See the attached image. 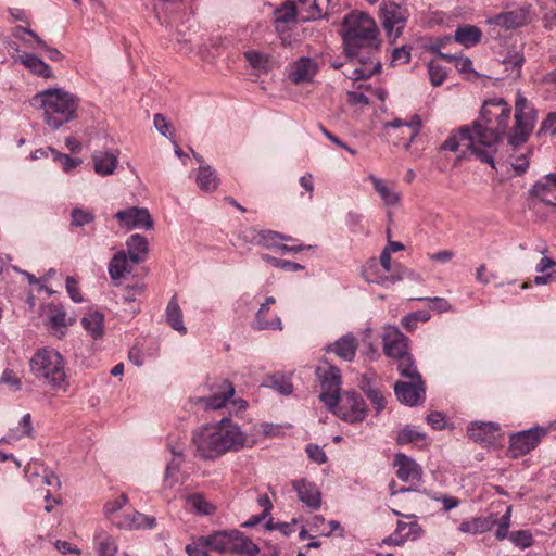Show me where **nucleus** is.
I'll return each instance as SVG.
<instances>
[{
    "label": "nucleus",
    "instance_id": "c03bdc74",
    "mask_svg": "<svg viewBox=\"0 0 556 556\" xmlns=\"http://www.w3.org/2000/svg\"><path fill=\"white\" fill-rule=\"evenodd\" d=\"M430 313L425 309L413 312L402 318V326L406 330L413 331L416 328L418 321L426 323L430 319Z\"/></svg>",
    "mask_w": 556,
    "mask_h": 556
},
{
    "label": "nucleus",
    "instance_id": "864d4df0",
    "mask_svg": "<svg viewBox=\"0 0 556 556\" xmlns=\"http://www.w3.org/2000/svg\"><path fill=\"white\" fill-rule=\"evenodd\" d=\"M24 35H28L37 43V47H46V41H43L35 31H33L29 28H25L22 26H16L13 30V36L22 41H24L26 45L30 46L29 41L24 38Z\"/></svg>",
    "mask_w": 556,
    "mask_h": 556
},
{
    "label": "nucleus",
    "instance_id": "774afa93",
    "mask_svg": "<svg viewBox=\"0 0 556 556\" xmlns=\"http://www.w3.org/2000/svg\"><path fill=\"white\" fill-rule=\"evenodd\" d=\"M66 290H67L68 295L71 296V299L74 302H76V303L83 302V298H81V295L79 293V290H78V287H77V282L71 276H68L66 278Z\"/></svg>",
    "mask_w": 556,
    "mask_h": 556
},
{
    "label": "nucleus",
    "instance_id": "f8f14e48",
    "mask_svg": "<svg viewBox=\"0 0 556 556\" xmlns=\"http://www.w3.org/2000/svg\"><path fill=\"white\" fill-rule=\"evenodd\" d=\"M339 418L350 424L361 422L365 419L367 409L363 397L354 391L344 393L342 403L331 409Z\"/></svg>",
    "mask_w": 556,
    "mask_h": 556
},
{
    "label": "nucleus",
    "instance_id": "423d86ee",
    "mask_svg": "<svg viewBox=\"0 0 556 556\" xmlns=\"http://www.w3.org/2000/svg\"><path fill=\"white\" fill-rule=\"evenodd\" d=\"M206 536L210 549L219 554L256 556L260 553L258 546L237 529L216 531Z\"/></svg>",
    "mask_w": 556,
    "mask_h": 556
},
{
    "label": "nucleus",
    "instance_id": "72a5a7b5",
    "mask_svg": "<svg viewBox=\"0 0 556 556\" xmlns=\"http://www.w3.org/2000/svg\"><path fill=\"white\" fill-rule=\"evenodd\" d=\"M276 299L274 296L266 298L265 302L261 304L260 309L255 315L254 328L258 330L266 329H282L281 320L279 317H275L273 320H267L263 318V312H267L269 309V305L274 304Z\"/></svg>",
    "mask_w": 556,
    "mask_h": 556
},
{
    "label": "nucleus",
    "instance_id": "20e7f679",
    "mask_svg": "<svg viewBox=\"0 0 556 556\" xmlns=\"http://www.w3.org/2000/svg\"><path fill=\"white\" fill-rule=\"evenodd\" d=\"M30 103L43 111L47 126L58 130L77 117L79 99L64 89L49 88L36 93Z\"/></svg>",
    "mask_w": 556,
    "mask_h": 556
},
{
    "label": "nucleus",
    "instance_id": "5fc2aeb1",
    "mask_svg": "<svg viewBox=\"0 0 556 556\" xmlns=\"http://www.w3.org/2000/svg\"><path fill=\"white\" fill-rule=\"evenodd\" d=\"M410 61V48L408 46H402L400 48H395L392 51L391 55V64H406Z\"/></svg>",
    "mask_w": 556,
    "mask_h": 556
},
{
    "label": "nucleus",
    "instance_id": "79ce46f5",
    "mask_svg": "<svg viewBox=\"0 0 556 556\" xmlns=\"http://www.w3.org/2000/svg\"><path fill=\"white\" fill-rule=\"evenodd\" d=\"M99 556H115L117 545L115 541L106 533H100L96 536Z\"/></svg>",
    "mask_w": 556,
    "mask_h": 556
},
{
    "label": "nucleus",
    "instance_id": "09e8293b",
    "mask_svg": "<svg viewBox=\"0 0 556 556\" xmlns=\"http://www.w3.org/2000/svg\"><path fill=\"white\" fill-rule=\"evenodd\" d=\"M510 541L518 547L525 549L533 545L534 540L528 530L514 531L509 535Z\"/></svg>",
    "mask_w": 556,
    "mask_h": 556
},
{
    "label": "nucleus",
    "instance_id": "69168bd1",
    "mask_svg": "<svg viewBox=\"0 0 556 556\" xmlns=\"http://www.w3.org/2000/svg\"><path fill=\"white\" fill-rule=\"evenodd\" d=\"M153 122H154V126L157 129V131L162 136L168 138L169 135H170L169 134L170 124L167 123L165 116L163 114L157 113V114L154 115Z\"/></svg>",
    "mask_w": 556,
    "mask_h": 556
},
{
    "label": "nucleus",
    "instance_id": "49530a36",
    "mask_svg": "<svg viewBox=\"0 0 556 556\" xmlns=\"http://www.w3.org/2000/svg\"><path fill=\"white\" fill-rule=\"evenodd\" d=\"M262 258H263V261H265L268 264H271L275 267L282 268V269H286V270H289V271H299V270L304 269V266H302L299 263H294V262H291V261L277 258V257H274V256H271L269 254H263Z\"/></svg>",
    "mask_w": 556,
    "mask_h": 556
},
{
    "label": "nucleus",
    "instance_id": "bb28decb",
    "mask_svg": "<svg viewBox=\"0 0 556 556\" xmlns=\"http://www.w3.org/2000/svg\"><path fill=\"white\" fill-rule=\"evenodd\" d=\"M126 247L127 255L130 256L132 264H139L144 261L149 248L148 241L143 236L139 233L131 235L126 241Z\"/></svg>",
    "mask_w": 556,
    "mask_h": 556
},
{
    "label": "nucleus",
    "instance_id": "58836bf2",
    "mask_svg": "<svg viewBox=\"0 0 556 556\" xmlns=\"http://www.w3.org/2000/svg\"><path fill=\"white\" fill-rule=\"evenodd\" d=\"M264 386L276 390L282 395H290L293 392V386L290 381V378L281 374L268 376L264 382Z\"/></svg>",
    "mask_w": 556,
    "mask_h": 556
},
{
    "label": "nucleus",
    "instance_id": "3c124183",
    "mask_svg": "<svg viewBox=\"0 0 556 556\" xmlns=\"http://www.w3.org/2000/svg\"><path fill=\"white\" fill-rule=\"evenodd\" d=\"M244 56H245L247 61L250 63V65L257 70L265 68L268 63V56L258 51H254V50L247 51L244 53Z\"/></svg>",
    "mask_w": 556,
    "mask_h": 556
},
{
    "label": "nucleus",
    "instance_id": "9b49d317",
    "mask_svg": "<svg viewBox=\"0 0 556 556\" xmlns=\"http://www.w3.org/2000/svg\"><path fill=\"white\" fill-rule=\"evenodd\" d=\"M299 14L294 0H286L274 10L275 31L285 47L292 42L290 25L295 24Z\"/></svg>",
    "mask_w": 556,
    "mask_h": 556
},
{
    "label": "nucleus",
    "instance_id": "4468645a",
    "mask_svg": "<svg viewBox=\"0 0 556 556\" xmlns=\"http://www.w3.org/2000/svg\"><path fill=\"white\" fill-rule=\"evenodd\" d=\"M394 393L402 404L416 406L425 399V383L414 380L397 381Z\"/></svg>",
    "mask_w": 556,
    "mask_h": 556
},
{
    "label": "nucleus",
    "instance_id": "6e6d98bb",
    "mask_svg": "<svg viewBox=\"0 0 556 556\" xmlns=\"http://www.w3.org/2000/svg\"><path fill=\"white\" fill-rule=\"evenodd\" d=\"M417 301H425L431 303V309L437 311L438 313H444L451 311V305L447 300L443 298H418Z\"/></svg>",
    "mask_w": 556,
    "mask_h": 556
},
{
    "label": "nucleus",
    "instance_id": "412c9836",
    "mask_svg": "<svg viewBox=\"0 0 556 556\" xmlns=\"http://www.w3.org/2000/svg\"><path fill=\"white\" fill-rule=\"evenodd\" d=\"M358 349V341L353 333H346L325 348L327 353H333L345 362H352Z\"/></svg>",
    "mask_w": 556,
    "mask_h": 556
},
{
    "label": "nucleus",
    "instance_id": "c756f323",
    "mask_svg": "<svg viewBox=\"0 0 556 556\" xmlns=\"http://www.w3.org/2000/svg\"><path fill=\"white\" fill-rule=\"evenodd\" d=\"M455 41L460 43L466 48H471L478 45L482 38V31L479 27L475 25H464L459 26L455 30L454 35Z\"/></svg>",
    "mask_w": 556,
    "mask_h": 556
},
{
    "label": "nucleus",
    "instance_id": "a878e982",
    "mask_svg": "<svg viewBox=\"0 0 556 556\" xmlns=\"http://www.w3.org/2000/svg\"><path fill=\"white\" fill-rule=\"evenodd\" d=\"M498 429L495 422H472L468 426L467 433L477 443H490L495 439L494 433Z\"/></svg>",
    "mask_w": 556,
    "mask_h": 556
},
{
    "label": "nucleus",
    "instance_id": "ddd939ff",
    "mask_svg": "<svg viewBox=\"0 0 556 556\" xmlns=\"http://www.w3.org/2000/svg\"><path fill=\"white\" fill-rule=\"evenodd\" d=\"M546 433V429L534 427L513 434L509 440V451L513 457H520L530 453Z\"/></svg>",
    "mask_w": 556,
    "mask_h": 556
},
{
    "label": "nucleus",
    "instance_id": "a18cd8bd",
    "mask_svg": "<svg viewBox=\"0 0 556 556\" xmlns=\"http://www.w3.org/2000/svg\"><path fill=\"white\" fill-rule=\"evenodd\" d=\"M208 540L205 535L200 536L192 543L186 545L185 551L189 556H208Z\"/></svg>",
    "mask_w": 556,
    "mask_h": 556
},
{
    "label": "nucleus",
    "instance_id": "de8ad7c7",
    "mask_svg": "<svg viewBox=\"0 0 556 556\" xmlns=\"http://www.w3.org/2000/svg\"><path fill=\"white\" fill-rule=\"evenodd\" d=\"M428 72L430 76V81L433 86H440L443 84L447 76V72L445 68L440 65L437 61H431L428 64Z\"/></svg>",
    "mask_w": 556,
    "mask_h": 556
},
{
    "label": "nucleus",
    "instance_id": "f03ea898",
    "mask_svg": "<svg viewBox=\"0 0 556 556\" xmlns=\"http://www.w3.org/2000/svg\"><path fill=\"white\" fill-rule=\"evenodd\" d=\"M342 38L344 51L351 62H357L352 72L343 74L352 80L367 79L380 72L381 62L377 58L381 41L376 22L364 12H352L343 20Z\"/></svg>",
    "mask_w": 556,
    "mask_h": 556
},
{
    "label": "nucleus",
    "instance_id": "2f4dec72",
    "mask_svg": "<svg viewBox=\"0 0 556 556\" xmlns=\"http://www.w3.org/2000/svg\"><path fill=\"white\" fill-rule=\"evenodd\" d=\"M368 179L372 182L374 189L387 206H395L400 204L401 194L391 190L381 178L370 174Z\"/></svg>",
    "mask_w": 556,
    "mask_h": 556
},
{
    "label": "nucleus",
    "instance_id": "bf43d9fd",
    "mask_svg": "<svg viewBox=\"0 0 556 556\" xmlns=\"http://www.w3.org/2000/svg\"><path fill=\"white\" fill-rule=\"evenodd\" d=\"M50 150L55 154L56 159L60 161V163L65 172H70L80 164L79 159H73L70 155L59 153L53 149H50Z\"/></svg>",
    "mask_w": 556,
    "mask_h": 556
},
{
    "label": "nucleus",
    "instance_id": "4c0bfd02",
    "mask_svg": "<svg viewBox=\"0 0 556 556\" xmlns=\"http://www.w3.org/2000/svg\"><path fill=\"white\" fill-rule=\"evenodd\" d=\"M186 502L191 511L201 516L212 515L216 509L201 493L190 494Z\"/></svg>",
    "mask_w": 556,
    "mask_h": 556
},
{
    "label": "nucleus",
    "instance_id": "f704fd0d",
    "mask_svg": "<svg viewBox=\"0 0 556 556\" xmlns=\"http://www.w3.org/2000/svg\"><path fill=\"white\" fill-rule=\"evenodd\" d=\"M103 314L98 311L87 313L83 319L81 325L84 329L93 338L98 339L103 334Z\"/></svg>",
    "mask_w": 556,
    "mask_h": 556
},
{
    "label": "nucleus",
    "instance_id": "37998d69",
    "mask_svg": "<svg viewBox=\"0 0 556 556\" xmlns=\"http://www.w3.org/2000/svg\"><path fill=\"white\" fill-rule=\"evenodd\" d=\"M425 437L426 435L424 432L417 430L414 427L406 426L401 431H399L395 441L399 445H405L419 440H424Z\"/></svg>",
    "mask_w": 556,
    "mask_h": 556
},
{
    "label": "nucleus",
    "instance_id": "dca6fc26",
    "mask_svg": "<svg viewBox=\"0 0 556 556\" xmlns=\"http://www.w3.org/2000/svg\"><path fill=\"white\" fill-rule=\"evenodd\" d=\"M530 21V7H521L496 14L489 20V23L506 29H514L527 25Z\"/></svg>",
    "mask_w": 556,
    "mask_h": 556
},
{
    "label": "nucleus",
    "instance_id": "2eb2a0df",
    "mask_svg": "<svg viewBox=\"0 0 556 556\" xmlns=\"http://www.w3.org/2000/svg\"><path fill=\"white\" fill-rule=\"evenodd\" d=\"M383 351L393 359L407 355L409 353L407 337L395 327L387 328L383 334Z\"/></svg>",
    "mask_w": 556,
    "mask_h": 556
},
{
    "label": "nucleus",
    "instance_id": "4be33fe9",
    "mask_svg": "<svg viewBox=\"0 0 556 556\" xmlns=\"http://www.w3.org/2000/svg\"><path fill=\"white\" fill-rule=\"evenodd\" d=\"M304 22L327 17L330 0H294Z\"/></svg>",
    "mask_w": 556,
    "mask_h": 556
},
{
    "label": "nucleus",
    "instance_id": "4d7b16f0",
    "mask_svg": "<svg viewBox=\"0 0 556 556\" xmlns=\"http://www.w3.org/2000/svg\"><path fill=\"white\" fill-rule=\"evenodd\" d=\"M128 502V497L126 494H122L115 500L109 501L104 505V514L106 516L113 515L117 513L119 509H122Z\"/></svg>",
    "mask_w": 556,
    "mask_h": 556
},
{
    "label": "nucleus",
    "instance_id": "7ed1b4c3",
    "mask_svg": "<svg viewBox=\"0 0 556 556\" xmlns=\"http://www.w3.org/2000/svg\"><path fill=\"white\" fill-rule=\"evenodd\" d=\"M192 444L202 459H216L229 452H238L248 444V435L230 418L204 425L192 434Z\"/></svg>",
    "mask_w": 556,
    "mask_h": 556
},
{
    "label": "nucleus",
    "instance_id": "6ab92c4d",
    "mask_svg": "<svg viewBox=\"0 0 556 556\" xmlns=\"http://www.w3.org/2000/svg\"><path fill=\"white\" fill-rule=\"evenodd\" d=\"M394 466L397 467L396 475L400 480L413 485L421 481L422 469L412 457L397 453L394 456Z\"/></svg>",
    "mask_w": 556,
    "mask_h": 556
},
{
    "label": "nucleus",
    "instance_id": "f257e3e1",
    "mask_svg": "<svg viewBox=\"0 0 556 556\" xmlns=\"http://www.w3.org/2000/svg\"><path fill=\"white\" fill-rule=\"evenodd\" d=\"M509 121L510 108L506 101L502 98L490 99L484 102L479 118L452 132L441 149L455 152L460 142L466 141L467 149L477 159L494 167L496 144L507 134Z\"/></svg>",
    "mask_w": 556,
    "mask_h": 556
},
{
    "label": "nucleus",
    "instance_id": "680f3d73",
    "mask_svg": "<svg viewBox=\"0 0 556 556\" xmlns=\"http://www.w3.org/2000/svg\"><path fill=\"white\" fill-rule=\"evenodd\" d=\"M21 433L16 434L15 438L20 439L23 437H31L34 429L31 426V416L30 414H25L21 420H20V427Z\"/></svg>",
    "mask_w": 556,
    "mask_h": 556
},
{
    "label": "nucleus",
    "instance_id": "f3484780",
    "mask_svg": "<svg viewBox=\"0 0 556 556\" xmlns=\"http://www.w3.org/2000/svg\"><path fill=\"white\" fill-rule=\"evenodd\" d=\"M114 217L118 219L127 229L143 228L151 229L153 227V219L147 208L129 207L127 210L118 211Z\"/></svg>",
    "mask_w": 556,
    "mask_h": 556
},
{
    "label": "nucleus",
    "instance_id": "052dcab7",
    "mask_svg": "<svg viewBox=\"0 0 556 556\" xmlns=\"http://www.w3.org/2000/svg\"><path fill=\"white\" fill-rule=\"evenodd\" d=\"M306 452H307L308 457L317 464H324L327 462V456H326L325 452L318 445L308 444L306 446Z\"/></svg>",
    "mask_w": 556,
    "mask_h": 556
},
{
    "label": "nucleus",
    "instance_id": "338daca9",
    "mask_svg": "<svg viewBox=\"0 0 556 556\" xmlns=\"http://www.w3.org/2000/svg\"><path fill=\"white\" fill-rule=\"evenodd\" d=\"M426 420L435 430H441L445 427V416L440 412L429 414Z\"/></svg>",
    "mask_w": 556,
    "mask_h": 556
},
{
    "label": "nucleus",
    "instance_id": "ea45409f",
    "mask_svg": "<svg viewBox=\"0 0 556 556\" xmlns=\"http://www.w3.org/2000/svg\"><path fill=\"white\" fill-rule=\"evenodd\" d=\"M286 239L281 233L271 230H261L255 242L266 249L279 248V241Z\"/></svg>",
    "mask_w": 556,
    "mask_h": 556
},
{
    "label": "nucleus",
    "instance_id": "8fccbe9b",
    "mask_svg": "<svg viewBox=\"0 0 556 556\" xmlns=\"http://www.w3.org/2000/svg\"><path fill=\"white\" fill-rule=\"evenodd\" d=\"M377 268V264H374V265H370L368 267H366L363 271V277L368 281V282H371V283H378V285H384L387 282H395L396 279L393 277V276H387V275H383V276H380V277H375V269Z\"/></svg>",
    "mask_w": 556,
    "mask_h": 556
},
{
    "label": "nucleus",
    "instance_id": "0eeeda50",
    "mask_svg": "<svg viewBox=\"0 0 556 556\" xmlns=\"http://www.w3.org/2000/svg\"><path fill=\"white\" fill-rule=\"evenodd\" d=\"M536 122V113L530 105L527 98L520 92L517 93L515 102V125L507 135L508 144L518 148L525 143L533 131Z\"/></svg>",
    "mask_w": 556,
    "mask_h": 556
},
{
    "label": "nucleus",
    "instance_id": "473e14b6",
    "mask_svg": "<svg viewBox=\"0 0 556 556\" xmlns=\"http://www.w3.org/2000/svg\"><path fill=\"white\" fill-rule=\"evenodd\" d=\"M166 321L167 324L180 334L187 333V328L184 325L182 320V312L178 305L177 298L174 295L166 307L165 311Z\"/></svg>",
    "mask_w": 556,
    "mask_h": 556
},
{
    "label": "nucleus",
    "instance_id": "a211bd4d",
    "mask_svg": "<svg viewBox=\"0 0 556 556\" xmlns=\"http://www.w3.org/2000/svg\"><path fill=\"white\" fill-rule=\"evenodd\" d=\"M318 72L316 61L302 56L290 65L288 77L295 85L312 83Z\"/></svg>",
    "mask_w": 556,
    "mask_h": 556
},
{
    "label": "nucleus",
    "instance_id": "1a4fd4ad",
    "mask_svg": "<svg viewBox=\"0 0 556 556\" xmlns=\"http://www.w3.org/2000/svg\"><path fill=\"white\" fill-rule=\"evenodd\" d=\"M316 375L321 386L320 401L329 408L334 409L340 400L341 391V372L339 368L327 365L318 366Z\"/></svg>",
    "mask_w": 556,
    "mask_h": 556
},
{
    "label": "nucleus",
    "instance_id": "a19ab883",
    "mask_svg": "<svg viewBox=\"0 0 556 556\" xmlns=\"http://www.w3.org/2000/svg\"><path fill=\"white\" fill-rule=\"evenodd\" d=\"M396 529L399 530V533H401V535L405 542L408 540L415 541L422 533V528L416 521H410V522L397 521Z\"/></svg>",
    "mask_w": 556,
    "mask_h": 556
},
{
    "label": "nucleus",
    "instance_id": "cd10ccee",
    "mask_svg": "<svg viewBox=\"0 0 556 556\" xmlns=\"http://www.w3.org/2000/svg\"><path fill=\"white\" fill-rule=\"evenodd\" d=\"M130 256L125 251L117 252L109 263V275L111 279L118 280L124 277L125 274L130 273L132 267Z\"/></svg>",
    "mask_w": 556,
    "mask_h": 556
},
{
    "label": "nucleus",
    "instance_id": "6e6552de",
    "mask_svg": "<svg viewBox=\"0 0 556 556\" xmlns=\"http://www.w3.org/2000/svg\"><path fill=\"white\" fill-rule=\"evenodd\" d=\"M205 394L194 399V404L205 410H216L226 406L235 395L233 384L224 378L208 379L204 384Z\"/></svg>",
    "mask_w": 556,
    "mask_h": 556
},
{
    "label": "nucleus",
    "instance_id": "603ef678",
    "mask_svg": "<svg viewBox=\"0 0 556 556\" xmlns=\"http://www.w3.org/2000/svg\"><path fill=\"white\" fill-rule=\"evenodd\" d=\"M93 219H94V215L92 212L84 211L79 207H75L72 211V225H74L76 227H80L86 224H89Z\"/></svg>",
    "mask_w": 556,
    "mask_h": 556
},
{
    "label": "nucleus",
    "instance_id": "b1692460",
    "mask_svg": "<svg viewBox=\"0 0 556 556\" xmlns=\"http://www.w3.org/2000/svg\"><path fill=\"white\" fill-rule=\"evenodd\" d=\"M94 172L101 176L112 175L118 164V152L98 150L92 153Z\"/></svg>",
    "mask_w": 556,
    "mask_h": 556
},
{
    "label": "nucleus",
    "instance_id": "0e129e2a",
    "mask_svg": "<svg viewBox=\"0 0 556 556\" xmlns=\"http://www.w3.org/2000/svg\"><path fill=\"white\" fill-rule=\"evenodd\" d=\"M523 62V56L516 53L513 56H510L507 61H505L504 64L506 68H511V71L515 72V77L518 78L520 77V71Z\"/></svg>",
    "mask_w": 556,
    "mask_h": 556
},
{
    "label": "nucleus",
    "instance_id": "aec40b11",
    "mask_svg": "<svg viewBox=\"0 0 556 556\" xmlns=\"http://www.w3.org/2000/svg\"><path fill=\"white\" fill-rule=\"evenodd\" d=\"M291 484L302 503L312 509H318L320 507L321 494L318 486L314 482L303 478L292 480Z\"/></svg>",
    "mask_w": 556,
    "mask_h": 556
},
{
    "label": "nucleus",
    "instance_id": "c85d7f7f",
    "mask_svg": "<svg viewBox=\"0 0 556 556\" xmlns=\"http://www.w3.org/2000/svg\"><path fill=\"white\" fill-rule=\"evenodd\" d=\"M112 521L116 525V527L123 528V529H139V528L152 529L156 525L155 518L149 517L139 511H135L131 515L124 516L123 518H121L118 520L113 519Z\"/></svg>",
    "mask_w": 556,
    "mask_h": 556
},
{
    "label": "nucleus",
    "instance_id": "e433bc0d",
    "mask_svg": "<svg viewBox=\"0 0 556 556\" xmlns=\"http://www.w3.org/2000/svg\"><path fill=\"white\" fill-rule=\"evenodd\" d=\"M395 361L396 369L403 378H406L407 380L424 382L410 353Z\"/></svg>",
    "mask_w": 556,
    "mask_h": 556
},
{
    "label": "nucleus",
    "instance_id": "13d9d810",
    "mask_svg": "<svg viewBox=\"0 0 556 556\" xmlns=\"http://www.w3.org/2000/svg\"><path fill=\"white\" fill-rule=\"evenodd\" d=\"M366 396L370 401L377 413H380L386 407V399L379 389L368 390V395Z\"/></svg>",
    "mask_w": 556,
    "mask_h": 556
},
{
    "label": "nucleus",
    "instance_id": "7c9ffc66",
    "mask_svg": "<svg viewBox=\"0 0 556 556\" xmlns=\"http://www.w3.org/2000/svg\"><path fill=\"white\" fill-rule=\"evenodd\" d=\"M18 61L38 76L43 78L52 77L51 67L35 54L24 52L18 55Z\"/></svg>",
    "mask_w": 556,
    "mask_h": 556
},
{
    "label": "nucleus",
    "instance_id": "5701e85b",
    "mask_svg": "<svg viewBox=\"0 0 556 556\" xmlns=\"http://www.w3.org/2000/svg\"><path fill=\"white\" fill-rule=\"evenodd\" d=\"M530 193L546 205H556V174L551 173L535 182Z\"/></svg>",
    "mask_w": 556,
    "mask_h": 556
},
{
    "label": "nucleus",
    "instance_id": "39448f33",
    "mask_svg": "<svg viewBox=\"0 0 556 556\" xmlns=\"http://www.w3.org/2000/svg\"><path fill=\"white\" fill-rule=\"evenodd\" d=\"M30 371L52 389L65 390L68 386L63 356L53 349H40L30 358Z\"/></svg>",
    "mask_w": 556,
    "mask_h": 556
},
{
    "label": "nucleus",
    "instance_id": "9d476101",
    "mask_svg": "<svg viewBox=\"0 0 556 556\" xmlns=\"http://www.w3.org/2000/svg\"><path fill=\"white\" fill-rule=\"evenodd\" d=\"M380 18L388 38L394 42L402 36L409 16L407 8L393 1L384 2L380 9Z\"/></svg>",
    "mask_w": 556,
    "mask_h": 556
},
{
    "label": "nucleus",
    "instance_id": "c9c22d12",
    "mask_svg": "<svg viewBox=\"0 0 556 556\" xmlns=\"http://www.w3.org/2000/svg\"><path fill=\"white\" fill-rule=\"evenodd\" d=\"M198 187L203 191H213L218 186V178L210 165H200L195 177Z\"/></svg>",
    "mask_w": 556,
    "mask_h": 556
},
{
    "label": "nucleus",
    "instance_id": "e2e57ef3",
    "mask_svg": "<svg viewBox=\"0 0 556 556\" xmlns=\"http://www.w3.org/2000/svg\"><path fill=\"white\" fill-rule=\"evenodd\" d=\"M405 126L410 128L412 134L409 137L408 142L405 144V148L408 149L413 140L416 138V136L419 134L421 128V118L419 115L415 114L409 122L405 123Z\"/></svg>",
    "mask_w": 556,
    "mask_h": 556
},
{
    "label": "nucleus",
    "instance_id": "393cba45",
    "mask_svg": "<svg viewBox=\"0 0 556 556\" xmlns=\"http://www.w3.org/2000/svg\"><path fill=\"white\" fill-rule=\"evenodd\" d=\"M497 523V516L490 514L485 517H476L470 520H463L458 531L467 534H482L489 532Z\"/></svg>",
    "mask_w": 556,
    "mask_h": 556
}]
</instances>
